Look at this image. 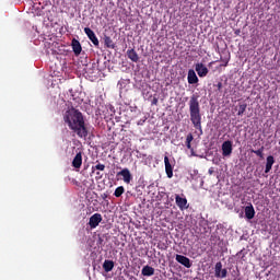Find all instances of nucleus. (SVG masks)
Masks as SVG:
<instances>
[{"mask_svg":"<svg viewBox=\"0 0 280 280\" xmlns=\"http://www.w3.org/2000/svg\"><path fill=\"white\" fill-rule=\"evenodd\" d=\"M188 106H189V113H190V121L194 128L202 132V114H200V101H198V95L192 94L190 96Z\"/></svg>","mask_w":280,"mask_h":280,"instance_id":"nucleus-2","label":"nucleus"},{"mask_svg":"<svg viewBox=\"0 0 280 280\" xmlns=\"http://www.w3.org/2000/svg\"><path fill=\"white\" fill-rule=\"evenodd\" d=\"M104 43L105 46L108 47V49H115V43H113V38H110V36L105 35Z\"/></svg>","mask_w":280,"mask_h":280,"instance_id":"nucleus-20","label":"nucleus"},{"mask_svg":"<svg viewBox=\"0 0 280 280\" xmlns=\"http://www.w3.org/2000/svg\"><path fill=\"white\" fill-rule=\"evenodd\" d=\"M127 57L129 60H131V62H139V55L135 49L127 50Z\"/></svg>","mask_w":280,"mask_h":280,"instance_id":"nucleus-17","label":"nucleus"},{"mask_svg":"<svg viewBox=\"0 0 280 280\" xmlns=\"http://www.w3.org/2000/svg\"><path fill=\"white\" fill-rule=\"evenodd\" d=\"M245 218L247 220L255 218V207H253V203H248V206L245 207Z\"/></svg>","mask_w":280,"mask_h":280,"instance_id":"nucleus-13","label":"nucleus"},{"mask_svg":"<svg viewBox=\"0 0 280 280\" xmlns=\"http://www.w3.org/2000/svg\"><path fill=\"white\" fill-rule=\"evenodd\" d=\"M71 47L74 55L80 56L82 54V44H80V40L73 38L71 40Z\"/></svg>","mask_w":280,"mask_h":280,"instance_id":"nucleus-12","label":"nucleus"},{"mask_svg":"<svg viewBox=\"0 0 280 280\" xmlns=\"http://www.w3.org/2000/svg\"><path fill=\"white\" fill-rule=\"evenodd\" d=\"M117 176H122V180L124 183H127V185H129V183L132 180V174L128 168H124L120 172H118Z\"/></svg>","mask_w":280,"mask_h":280,"instance_id":"nucleus-11","label":"nucleus"},{"mask_svg":"<svg viewBox=\"0 0 280 280\" xmlns=\"http://www.w3.org/2000/svg\"><path fill=\"white\" fill-rule=\"evenodd\" d=\"M218 91H222V82H219L217 85Z\"/></svg>","mask_w":280,"mask_h":280,"instance_id":"nucleus-27","label":"nucleus"},{"mask_svg":"<svg viewBox=\"0 0 280 280\" xmlns=\"http://www.w3.org/2000/svg\"><path fill=\"white\" fill-rule=\"evenodd\" d=\"M208 172H209V174H210V175H211V174H213V171H212V168H210Z\"/></svg>","mask_w":280,"mask_h":280,"instance_id":"nucleus-29","label":"nucleus"},{"mask_svg":"<svg viewBox=\"0 0 280 280\" xmlns=\"http://www.w3.org/2000/svg\"><path fill=\"white\" fill-rule=\"evenodd\" d=\"M114 268H115V261L106 259L103 262V269L105 270V272H110L113 271Z\"/></svg>","mask_w":280,"mask_h":280,"instance_id":"nucleus-18","label":"nucleus"},{"mask_svg":"<svg viewBox=\"0 0 280 280\" xmlns=\"http://www.w3.org/2000/svg\"><path fill=\"white\" fill-rule=\"evenodd\" d=\"M209 65H213V62H210Z\"/></svg>","mask_w":280,"mask_h":280,"instance_id":"nucleus-30","label":"nucleus"},{"mask_svg":"<svg viewBox=\"0 0 280 280\" xmlns=\"http://www.w3.org/2000/svg\"><path fill=\"white\" fill-rule=\"evenodd\" d=\"M226 275H229V271L222 269V262H217L214 266V277H217V279H226Z\"/></svg>","mask_w":280,"mask_h":280,"instance_id":"nucleus-3","label":"nucleus"},{"mask_svg":"<svg viewBox=\"0 0 280 280\" xmlns=\"http://www.w3.org/2000/svg\"><path fill=\"white\" fill-rule=\"evenodd\" d=\"M253 154H256V156H259V159H264V147H260L258 150H250Z\"/></svg>","mask_w":280,"mask_h":280,"instance_id":"nucleus-23","label":"nucleus"},{"mask_svg":"<svg viewBox=\"0 0 280 280\" xmlns=\"http://www.w3.org/2000/svg\"><path fill=\"white\" fill-rule=\"evenodd\" d=\"M222 156H231L233 154V142L231 140H226L222 143L221 147Z\"/></svg>","mask_w":280,"mask_h":280,"instance_id":"nucleus-4","label":"nucleus"},{"mask_svg":"<svg viewBox=\"0 0 280 280\" xmlns=\"http://www.w3.org/2000/svg\"><path fill=\"white\" fill-rule=\"evenodd\" d=\"M191 141H194V135L188 133L186 137V148L188 150H194V149H191Z\"/></svg>","mask_w":280,"mask_h":280,"instance_id":"nucleus-22","label":"nucleus"},{"mask_svg":"<svg viewBox=\"0 0 280 280\" xmlns=\"http://www.w3.org/2000/svg\"><path fill=\"white\" fill-rule=\"evenodd\" d=\"M195 71L199 75V78H207L209 74V69L203 63H196Z\"/></svg>","mask_w":280,"mask_h":280,"instance_id":"nucleus-8","label":"nucleus"},{"mask_svg":"<svg viewBox=\"0 0 280 280\" xmlns=\"http://www.w3.org/2000/svg\"><path fill=\"white\" fill-rule=\"evenodd\" d=\"M175 260L177 261V264H180L185 268H191V266H192L191 260L187 256L177 254L175 256Z\"/></svg>","mask_w":280,"mask_h":280,"instance_id":"nucleus-7","label":"nucleus"},{"mask_svg":"<svg viewBox=\"0 0 280 280\" xmlns=\"http://www.w3.org/2000/svg\"><path fill=\"white\" fill-rule=\"evenodd\" d=\"M175 202L180 209V211H185V209H189V206H187V198L180 197V195H175Z\"/></svg>","mask_w":280,"mask_h":280,"instance_id":"nucleus-9","label":"nucleus"},{"mask_svg":"<svg viewBox=\"0 0 280 280\" xmlns=\"http://www.w3.org/2000/svg\"><path fill=\"white\" fill-rule=\"evenodd\" d=\"M141 275L143 277H152L154 276V268L147 265L142 268Z\"/></svg>","mask_w":280,"mask_h":280,"instance_id":"nucleus-19","label":"nucleus"},{"mask_svg":"<svg viewBox=\"0 0 280 280\" xmlns=\"http://www.w3.org/2000/svg\"><path fill=\"white\" fill-rule=\"evenodd\" d=\"M272 165H275V156L268 155L265 166V174H269V172L272 170Z\"/></svg>","mask_w":280,"mask_h":280,"instance_id":"nucleus-16","label":"nucleus"},{"mask_svg":"<svg viewBox=\"0 0 280 280\" xmlns=\"http://www.w3.org/2000/svg\"><path fill=\"white\" fill-rule=\"evenodd\" d=\"M63 121L79 139H86L89 137V129L84 122L82 112L75 108L68 109L63 115Z\"/></svg>","mask_w":280,"mask_h":280,"instance_id":"nucleus-1","label":"nucleus"},{"mask_svg":"<svg viewBox=\"0 0 280 280\" xmlns=\"http://www.w3.org/2000/svg\"><path fill=\"white\" fill-rule=\"evenodd\" d=\"M188 84H198V75H196V71L194 69L188 70Z\"/></svg>","mask_w":280,"mask_h":280,"instance_id":"nucleus-15","label":"nucleus"},{"mask_svg":"<svg viewBox=\"0 0 280 280\" xmlns=\"http://www.w3.org/2000/svg\"><path fill=\"white\" fill-rule=\"evenodd\" d=\"M246 107H247L246 104H241V105L238 106V113H237V115H238V116H242L244 113H246Z\"/></svg>","mask_w":280,"mask_h":280,"instance_id":"nucleus-24","label":"nucleus"},{"mask_svg":"<svg viewBox=\"0 0 280 280\" xmlns=\"http://www.w3.org/2000/svg\"><path fill=\"white\" fill-rule=\"evenodd\" d=\"M84 34H86L88 38L93 43L95 47H100V39H97V35L90 27L84 28Z\"/></svg>","mask_w":280,"mask_h":280,"instance_id":"nucleus-5","label":"nucleus"},{"mask_svg":"<svg viewBox=\"0 0 280 280\" xmlns=\"http://www.w3.org/2000/svg\"><path fill=\"white\" fill-rule=\"evenodd\" d=\"M126 191V188H124V186H119L115 189L114 191V196L116 198H121V196H124V192Z\"/></svg>","mask_w":280,"mask_h":280,"instance_id":"nucleus-21","label":"nucleus"},{"mask_svg":"<svg viewBox=\"0 0 280 280\" xmlns=\"http://www.w3.org/2000/svg\"><path fill=\"white\" fill-rule=\"evenodd\" d=\"M164 165L167 178H172L174 176V167L172 163H170V158L166 155L164 156Z\"/></svg>","mask_w":280,"mask_h":280,"instance_id":"nucleus-10","label":"nucleus"},{"mask_svg":"<svg viewBox=\"0 0 280 280\" xmlns=\"http://www.w3.org/2000/svg\"><path fill=\"white\" fill-rule=\"evenodd\" d=\"M72 167H75V170H80V167H82V152L75 154L72 161Z\"/></svg>","mask_w":280,"mask_h":280,"instance_id":"nucleus-14","label":"nucleus"},{"mask_svg":"<svg viewBox=\"0 0 280 280\" xmlns=\"http://www.w3.org/2000/svg\"><path fill=\"white\" fill-rule=\"evenodd\" d=\"M229 65V60L225 61V63H223V67H226Z\"/></svg>","mask_w":280,"mask_h":280,"instance_id":"nucleus-28","label":"nucleus"},{"mask_svg":"<svg viewBox=\"0 0 280 280\" xmlns=\"http://www.w3.org/2000/svg\"><path fill=\"white\" fill-rule=\"evenodd\" d=\"M95 170H98L100 172H104V170H106V165L104 164H96L94 166Z\"/></svg>","mask_w":280,"mask_h":280,"instance_id":"nucleus-25","label":"nucleus"},{"mask_svg":"<svg viewBox=\"0 0 280 280\" xmlns=\"http://www.w3.org/2000/svg\"><path fill=\"white\" fill-rule=\"evenodd\" d=\"M151 104H152V106H156L159 104V98L153 97Z\"/></svg>","mask_w":280,"mask_h":280,"instance_id":"nucleus-26","label":"nucleus"},{"mask_svg":"<svg viewBox=\"0 0 280 280\" xmlns=\"http://www.w3.org/2000/svg\"><path fill=\"white\" fill-rule=\"evenodd\" d=\"M102 222V214L101 213H94L89 221V226L91 229H97L100 226V223Z\"/></svg>","mask_w":280,"mask_h":280,"instance_id":"nucleus-6","label":"nucleus"}]
</instances>
